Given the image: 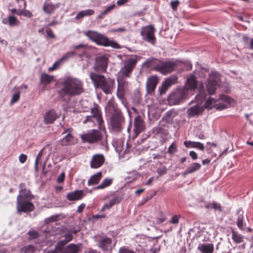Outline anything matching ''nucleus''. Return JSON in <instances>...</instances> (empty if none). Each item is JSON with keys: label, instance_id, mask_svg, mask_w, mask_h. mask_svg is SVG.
Returning <instances> with one entry per match:
<instances>
[{"label": "nucleus", "instance_id": "obj_25", "mask_svg": "<svg viewBox=\"0 0 253 253\" xmlns=\"http://www.w3.org/2000/svg\"><path fill=\"white\" fill-rule=\"evenodd\" d=\"M80 250V245L75 244H70L64 248L60 253H78ZM54 251L53 253H56Z\"/></svg>", "mask_w": 253, "mask_h": 253}, {"label": "nucleus", "instance_id": "obj_20", "mask_svg": "<svg viewBox=\"0 0 253 253\" xmlns=\"http://www.w3.org/2000/svg\"><path fill=\"white\" fill-rule=\"evenodd\" d=\"M58 118H59V116L54 110H50L46 112L44 116V123L47 125L53 124Z\"/></svg>", "mask_w": 253, "mask_h": 253}, {"label": "nucleus", "instance_id": "obj_34", "mask_svg": "<svg viewBox=\"0 0 253 253\" xmlns=\"http://www.w3.org/2000/svg\"><path fill=\"white\" fill-rule=\"evenodd\" d=\"M231 233L232 239L235 243L240 244L244 242V236L242 235L234 230H232Z\"/></svg>", "mask_w": 253, "mask_h": 253}, {"label": "nucleus", "instance_id": "obj_23", "mask_svg": "<svg viewBox=\"0 0 253 253\" xmlns=\"http://www.w3.org/2000/svg\"><path fill=\"white\" fill-rule=\"evenodd\" d=\"M186 93L185 90H180L174 92L173 94H171L169 96L170 100H174V104H178L182 100L185 99L186 97Z\"/></svg>", "mask_w": 253, "mask_h": 253}, {"label": "nucleus", "instance_id": "obj_29", "mask_svg": "<svg viewBox=\"0 0 253 253\" xmlns=\"http://www.w3.org/2000/svg\"><path fill=\"white\" fill-rule=\"evenodd\" d=\"M2 23L8 24L10 27H13L18 25L19 21L16 17L10 15L8 16L7 18L3 19Z\"/></svg>", "mask_w": 253, "mask_h": 253}, {"label": "nucleus", "instance_id": "obj_47", "mask_svg": "<svg viewBox=\"0 0 253 253\" xmlns=\"http://www.w3.org/2000/svg\"><path fill=\"white\" fill-rule=\"evenodd\" d=\"M177 151V146L175 142L172 143L168 149V153L170 154H173Z\"/></svg>", "mask_w": 253, "mask_h": 253}, {"label": "nucleus", "instance_id": "obj_60", "mask_svg": "<svg viewBox=\"0 0 253 253\" xmlns=\"http://www.w3.org/2000/svg\"><path fill=\"white\" fill-rule=\"evenodd\" d=\"M122 200V198L120 197L116 196L111 199V201L113 202L114 204L119 203Z\"/></svg>", "mask_w": 253, "mask_h": 253}, {"label": "nucleus", "instance_id": "obj_13", "mask_svg": "<svg viewBox=\"0 0 253 253\" xmlns=\"http://www.w3.org/2000/svg\"><path fill=\"white\" fill-rule=\"evenodd\" d=\"M145 129L144 119L140 115H137L134 119V128L132 139H135Z\"/></svg>", "mask_w": 253, "mask_h": 253}, {"label": "nucleus", "instance_id": "obj_38", "mask_svg": "<svg viewBox=\"0 0 253 253\" xmlns=\"http://www.w3.org/2000/svg\"><path fill=\"white\" fill-rule=\"evenodd\" d=\"M68 242L66 241L65 239L59 241L57 245H56L55 249L56 251L60 252V253L64 249V247L68 243Z\"/></svg>", "mask_w": 253, "mask_h": 253}, {"label": "nucleus", "instance_id": "obj_4", "mask_svg": "<svg viewBox=\"0 0 253 253\" xmlns=\"http://www.w3.org/2000/svg\"><path fill=\"white\" fill-rule=\"evenodd\" d=\"M89 77L96 89L102 90L106 94L112 93L115 87L114 79L93 72L89 74Z\"/></svg>", "mask_w": 253, "mask_h": 253}, {"label": "nucleus", "instance_id": "obj_26", "mask_svg": "<svg viewBox=\"0 0 253 253\" xmlns=\"http://www.w3.org/2000/svg\"><path fill=\"white\" fill-rule=\"evenodd\" d=\"M197 87V81L194 76H192L187 79L185 89L188 90H194Z\"/></svg>", "mask_w": 253, "mask_h": 253}, {"label": "nucleus", "instance_id": "obj_15", "mask_svg": "<svg viewBox=\"0 0 253 253\" xmlns=\"http://www.w3.org/2000/svg\"><path fill=\"white\" fill-rule=\"evenodd\" d=\"M105 162V158L102 154L94 155L90 162V167L98 169L101 167Z\"/></svg>", "mask_w": 253, "mask_h": 253}, {"label": "nucleus", "instance_id": "obj_49", "mask_svg": "<svg viewBox=\"0 0 253 253\" xmlns=\"http://www.w3.org/2000/svg\"><path fill=\"white\" fill-rule=\"evenodd\" d=\"M21 15H23L26 17L31 18L33 16V14L30 10H25L23 8H21Z\"/></svg>", "mask_w": 253, "mask_h": 253}, {"label": "nucleus", "instance_id": "obj_9", "mask_svg": "<svg viewBox=\"0 0 253 253\" xmlns=\"http://www.w3.org/2000/svg\"><path fill=\"white\" fill-rule=\"evenodd\" d=\"M155 32L156 29L154 26L150 25L141 28L140 35L144 41L154 44L156 42Z\"/></svg>", "mask_w": 253, "mask_h": 253}, {"label": "nucleus", "instance_id": "obj_18", "mask_svg": "<svg viewBox=\"0 0 253 253\" xmlns=\"http://www.w3.org/2000/svg\"><path fill=\"white\" fill-rule=\"evenodd\" d=\"M60 6L59 3L53 4L50 0H45L43 3V11L48 14H51L54 13L55 10Z\"/></svg>", "mask_w": 253, "mask_h": 253}, {"label": "nucleus", "instance_id": "obj_12", "mask_svg": "<svg viewBox=\"0 0 253 253\" xmlns=\"http://www.w3.org/2000/svg\"><path fill=\"white\" fill-rule=\"evenodd\" d=\"M94 240L98 243V247L103 251H108L111 248L112 240L107 236H102L96 235L93 237Z\"/></svg>", "mask_w": 253, "mask_h": 253}, {"label": "nucleus", "instance_id": "obj_48", "mask_svg": "<svg viewBox=\"0 0 253 253\" xmlns=\"http://www.w3.org/2000/svg\"><path fill=\"white\" fill-rule=\"evenodd\" d=\"M118 253H136L133 250H130L126 247H122L119 250Z\"/></svg>", "mask_w": 253, "mask_h": 253}, {"label": "nucleus", "instance_id": "obj_19", "mask_svg": "<svg viewBox=\"0 0 253 253\" xmlns=\"http://www.w3.org/2000/svg\"><path fill=\"white\" fill-rule=\"evenodd\" d=\"M85 196L83 190H75L68 193L66 195L67 199L70 201H78L82 199Z\"/></svg>", "mask_w": 253, "mask_h": 253}, {"label": "nucleus", "instance_id": "obj_16", "mask_svg": "<svg viewBox=\"0 0 253 253\" xmlns=\"http://www.w3.org/2000/svg\"><path fill=\"white\" fill-rule=\"evenodd\" d=\"M107 58L105 56L97 58L94 69L100 72H105L107 68Z\"/></svg>", "mask_w": 253, "mask_h": 253}, {"label": "nucleus", "instance_id": "obj_39", "mask_svg": "<svg viewBox=\"0 0 253 253\" xmlns=\"http://www.w3.org/2000/svg\"><path fill=\"white\" fill-rule=\"evenodd\" d=\"M35 251V248L33 245H28L23 247L21 250V253H33Z\"/></svg>", "mask_w": 253, "mask_h": 253}, {"label": "nucleus", "instance_id": "obj_37", "mask_svg": "<svg viewBox=\"0 0 253 253\" xmlns=\"http://www.w3.org/2000/svg\"><path fill=\"white\" fill-rule=\"evenodd\" d=\"M174 84V81L171 79H168L166 80L165 82L163 84L162 88L161 90V93H165L167 89L171 86L172 84Z\"/></svg>", "mask_w": 253, "mask_h": 253}, {"label": "nucleus", "instance_id": "obj_51", "mask_svg": "<svg viewBox=\"0 0 253 253\" xmlns=\"http://www.w3.org/2000/svg\"><path fill=\"white\" fill-rule=\"evenodd\" d=\"M196 142L191 141H185L184 142V145L187 148H195Z\"/></svg>", "mask_w": 253, "mask_h": 253}, {"label": "nucleus", "instance_id": "obj_24", "mask_svg": "<svg viewBox=\"0 0 253 253\" xmlns=\"http://www.w3.org/2000/svg\"><path fill=\"white\" fill-rule=\"evenodd\" d=\"M197 250L201 253H213L214 252V245L212 243L200 244Z\"/></svg>", "mask_w": 253, "mask_h": 253}, {"label": "nucleus", "instance_id": "obj_61", "mask_svg": "<svg viewBox=\"0 0 253 253\" xmlns=\"http://www.w3.org/2000/svg\"><path fill=\"white\" fill-rule=\"evenodd\" d=\"M11 12L12 14H16L18 15H21V8H19V9L13 8L11 9Z\"/></svg>", "mask_w": 253, "mask_h": 253}, {"label": "nucleus", "instance_id": "obj_7", "mask_svg": "<svg viewBox=\"0 0 253 253\" xmlns=\"http://www.w3.org/2000/svg\"><path fill=\"white\" fill-rule=\"evenodd\" d=\"M90 112L92 115L87 116L83 123L86 124L87 123L90 122L93 124L92 126H94L96 124L100 129H105L102 112L99 105L94 104L93 107L91 108Z\"/></svg>", "mask_w": 253, "mask_h": 253}, {"label": "nucleus", "instance_id": "obj_44", "mask_svg": "<svg viewBox=\"0 0 253 253\" xmlns=\"http://www.w3.org/2000/svg\"><path fill=\"white\" fill-rule=\"evenodd\" d=\"M243 218H244V216L243 215H239V216L237 218V225L238 228L241 230H244Z\"/></svg>", "mask_w": 253, "mask_h": 253}, {"label": "nucleus", "instance_id": "obj_11", "mask_svg": "<svg viewBox=\"0 0 253 253\" xmlns=\"http://www.w3.org/2000/svg\"><path fill=\"white\" fill-rule=\"evenodd\" d=\"M127 78L118 75L117 78L118 83L117 95L120 99H123L126 91L127 90L128 82L126 80Z\"/></svg>", "mask_w": 253, "mask_h": 253}, {"label": "nucleus", "instance_id": "obj_53", "mask_svg": "<svg viewBox=\"0 0 253 253\" xmlns=\"http://www.w3.org/2000/svg\"><path fill=\"white\" fill-rule=\"evenodd\" d=\"M179 4V1L178 0L172 1L170 2V5L173 10H176L177 7Z\"/></svg>", "mask_w": 253, "mask_h": 253}, {"label": "nucleus", "instance_id": "obj_30", "mask_svg": "<svg viewBox=\"0 0 253 253\" xmlns=\"http://www.w3.org/2000/svg\"><path fill=\"white\" fill-rule=\"evenodd\" d=\"M102 176L101 172H98L91 176L87 181L88 185H93L98 184L101 179Z\"/></svg>", "mask_w": 253, "mask_h": 253}, {"label": "nucleus", "instance_id": "obj_31", "mask_svg": "<svg viewBox=\"0 0 253 253\" xmlns=\"http://www.w3.org/2000/svg\"><path fill=\"white\" fill-rule=\"evenodd\" d=\"M62 146H67L74 143V137L70 133L67 134L60 141Z\"/></svg>", "mask_w": 253, "mask_h": 253}, {"label": "nucleus", "instance_id": "obj_32", "mask_svg": "<svg viewBox=\"0 0 253 253\" xmlns=\"http://www.w3.org/2000/svg\"><path fill=\"white\" fill-rule=\"evenodd\" d=\"M113 178H105L101 183L95 187L96 189H104L110 186L113 182Z\"/></svg>", "mask_w": 253, "mask_h": 253}, {"label": "nucleus", "instance_id": "obj_36", "mask_svg": "<svg viewBox=\"0 0 253 253\" xmlns=\"http://www.w3.org/2000/svg\"><path fill=\"white\" fill-rule=\"evenodd\" d=\"M206 209H214L219 211H222L221 207L220 204H218L214 201L209 203L205 206Z\"/></svg>", "mask_w": 253, "mask_h": 253}, {"label": "nucleus", "instance_id": "obj_59", "mask_svg": "<svg viewBox=\"0 0 253 253\" xmlns=\"http://www.w3.org/2000/svg\"><path fill=\"white\" fill-rule=\"evenodd\" d=\"M85 207V205L84 203L81 204L78 207L77 212L79 213H82Z\"/></svg>", "mask_w": 253, "mask_h": 253}, {"label": "nucleus", "instance_id": "obj_57", "mask_svg": "<svg viewBox=\"0 0 253 253\" xmlns=\"http://www.w3.org/2000/svg\"><path fill=\"white\" fill-rule=\"evenodd\" d=\"M195 148H197L200 150L203 151L205 149V146L203 144L200 142H196Z\"/></svg>", "mask_w": 253, "mask_h": 253}, {"label": "nucleus", "instance_id": "obj_6", "mask_svg": "<svg viewBox=\"0 0 253 253\" xmlns=\"http://www.w3.org/2000/svg\"><path fill=\"white\" fill-rule=\"evenodd\" d=\"M140 59V57L139 56L132 55L123 60V66L118 73V75L130 78Z\"/></svg>", "mask_w": 253, "mask_h": 253}, {"label": "nucleus", "instance_id": "obj_21", "mask_svg": "<svg viewBox=\"0 0 253 253\" xmlns=\"http://www.w3.org/2000/svg\"><path fill=\"white\" fill-rule=\"evenodd\" d=\"M217 101L210 98L206 101L204 106L206 108L212 109L215 108L216 110H221L225 108V105H219L217 103Z\"/></svg>", "mask_w": 253, "mask_h": 253}, {"label": "nucleus", "instance_id": "obj_1", "mask_svg": "<svg viewBox=\"0 0 253 253\" xmlns=\"http://www.w3.org/2000/svg\"><path fill=\"white\" fill-rule=\"evenodd\" d=\"M59 87L58 98L66 103H69L72 97L79 96L85 91L82 81L71 76L65 77L60 83Z\"/></svg>", "mask_w": 253, "mask_h": 253}, {"label": "nucleus", "instance_id": "obj_43", "mask_svg": "<svg viewBox=\"0 0 253 253\" xmlns=\"http://www.w3.org/2000/svg\"><path fill=\"white\" fill-rule=\"evenodd\" d=\"M43 155V149H42L38 153L35 162V169L36 171L38 170V164L39 162L41 160L42 157Z\"/></svg>", "mask_w": 253, "mask_h": 253}, {"label": "nucleus", "instance_id": "obj_55", "mask_svg": "<svg viewBox=\"0 0 253 253\" xmlns=\"http://www.w3.org/2000/svg\"><path fill=\"white\" fill-rule=\"evenodd\" d=\"M46 33L47 36L51 39H55V36L50 28H47L46 30Z\"/></svg>", "mask_w": 253, "mask_h": 253}, {"label": "nucleus", "instance_id": "obj_3", "mask_svg": "<svg viewBox=\"0 0 253 253\" xmlns=\"http://www.w3.org/2000/svg\"><path fill=\"white\" fill-rule=\"evenodd\" d=\"M109 112L111 114L110 129L114 133L120 132L125 124V118L118 104L114 101H109L107 104Z\"/></svg>", "mask_w": 253, "mask_h": 253}, {"label": "nucleus", "instance_id": "obj_56", "mask_svg": "<svg viewBox=\"0 0 253 253\" xmlns=\"http://www.w3.org/2000/svg\"><path fill=\"white\" fill-rule=\"evenodd\" d=\"M27 159V156L26 155L21 154L19 157V160L21 163H24Z\"/></svg>", "mask_w": 253, "mask_h": 253}, {"label": "nucleus", "instance_id": "obj_50", "mask_svg": "<svg viewBox=\"0 0 253 253\" xmlns=\"http://www.w3.org/2000/svg\"><path fill=\"white\" fill-rule=\"evenodd\" d=\"M115 4H112V5H110L109 6L107 7L105 10H104L103 11H102L101 12L100 16H104V15L107 14L109 11L113 10L115 8Z\"/></svg>", "mask_w": 253, "mask_h": 253}, {"label": "nucleus", "instance_id": "obj_22", "mask_svg": "<svg viewBox=\"0 0 253 253\" xmlns=\"http://www.w3.org/2000/svg\"><path fill=\"white\" fill-rule=\"evenodd\" d=\"M158 83V79L156 76H151L148 78L146 84L148 92H154Z\"/></svg>", "mask_w": 253, "mask_h": 253}, {"label": "nucleus", "instance_id": "obj_62", "mask_svg": "<svg viewBox=\"0 0 253 253\" xmlns=\"http://www.w3.org/2000/svg\"><path fill=\"white\" fill-rule=\"evenodd\" d=\"M65 173L64 172L61 173L58 177L57 181L58 183H62L64 181L65 179Z\"/></svg>", "mask_w": 253, "mask_h": 253}, {"label": "nucleus", "instance_id": "obj_8", "mask_svg": "<svg viewBox=\"0 0 253 253\" xmlns=\"http://www.w3.org/2000/svg\"><path fill=\"white\" fill-rule=\"evenodd\" d=\"M22 195H18L17 197L16 209L17 212L19 213L21 212H28L33 211L35 209L34 204L29 201V200L22 199Z\"/></svg>", "mask_w": 253, "mask_h": 253}, {"label": "nucleus", "instance_id": "obj_2", "mask_svg": "<svg viewBox=\"0 0 253 253\" xmlns=\"http://www.w3.org/2000/svg\"><path fill=\"white\" fill-rule=\"evenodd\" d=\"M180 63L178 60H162L151 58L147 59L143 65L146 68H150L166 75L174 71Z\"/></svg>", "mask_w": 253, "mask_h": 253}, {"label": "nucleus", "instance_id": "obj_27", "mask_svg": "<svg viewBox=\"0 0 253 253\" xmlns=\"http://www.w3.org/2000/svg\"><path fill=\"white\" fill-rule=\"evenodd\" d=\"M25 184L24 183L20 184L19 187L21 189L19 191L20 194L19 195H22V199L25 200H31L34 198V196L31 194V191L25 188Z\"/></svg>", "mask_w": 253, "mask_h": 253}, {"label": "nucleus", "instance_id": "obj_14", "mask_svg": "<svg viewBox=\"0 0 253 253\" xmlns=\"http://www.w3.org/2000/svg\"><path fill=\"white\" fill-rule=\"evenodd\" d=\"M219 79L214 74H211L209 76L208 83L207 85V90L210 94H214L218 86Z\"/></svg>", "mask_w": 253, "mask_h": 253}, {"label": "nucleus", "instance_id": "obj_5", "mask_svg": "<svg viewBox=\"0 0 253 253\" xmlns=\"http://www.w3.org/2000/svg\"><path fill=\"white\" fill-rule=\"evenodd\" d=\"M85 35L98 45L111 46L116 49H120L121 47L116 42L110 40L107 37L97 32L87 31L85 32Z\"/></svg>", "mask_w": 253, "mask_h": 253}, {"label": "nucleus", "instance_id": "obj_33", "mask_svg": "<svg viewBox=\"0 0 253 253\" xmlns=\"http://www.w3.org/2000/svg\"><path fill=\"white\" fill-rule=\"evenodd\" d=\"M54 80L53 76L49 75L46 73L42 74L40 78V82L44 85L51 83Z\"/></svg>", "mask_w": 253, "mask_h": 253}, {"label": "nucleus", "instance_id": "obj_45", "mask_svg": "<svg viewBox=\"0 0 253 253\" xmlns=\"http://www.w3.org/2000/svg\"><path fill=\"white\" fill-rule=\"evenodd\" d=\"M181 216L178 214H174L169 220V222L171 224H177L179 223V220Z\"/></svg>", "mask_w": 253, "mask_h": 253}, {"label": "nucleus", "instance_id": "obj_28", "mask_svg": "<svg viewBox=\"0 0 253 253\" xmlns=\"http://www.w3.org/2000/svg\"><path fill=\"white\" fill-rule=\"evenodd\" d=\"M201 168V165L199 163H192L183 172L182 175L185 176L186 175L194 173L197 170H199Z\"/></svg>", "mask_w": 253, "mask_h": 253}, {"label": "nucleus", "instance_id": "obj_46", "mask_svg": "<svg viewBox=\"0 0 253 253\" xmlns=\"http://www.w3.org/2000/svg\"><path fill=\"white\" fill-rule=\"evenodd\" d=\"M20 92H18L14 94L12 98L11 99L10 104V105H12L14 103L17 102L20 99Z\"/></svg>", "mask_w": 253, "mask_h": 253}, {"label": "nucleus", "instance_id": "obj_40", "mask_svg": "<svg viewBox=\"0 0 253 253\" xmlns=\"http://www.w3.org/2000/svg\"><path fill=\"white\" fill-rule=\"evenodd\" d=\"M156 219L157 223L160 224L166 220V217L164 213L162 211H160L159 212L157 217H156Z\"/></svg>", "mask_w": 253, "mask_h": 253}, {"label": "nucleus", "instance_id": "obj_64", "mask_svg": "<svg viewBox=\"0 0 253 253\" xmlns=\"http://www.w3.org/2000/svg\"><path fill=\"white\" fill-rule=\"evenodd\" d=\"M189 156L193 160H195L198 159L197 154L195 151H190L189 153Z\"/></svg>", "mask_w": 253, "mask_h": 253}, {"label": "nucleus", "instance_id": "obj_58", "mask_svg": "<svg viewBox=\"0 0 253 253\" xmlns=\"http://www.w3.org/2000/svg\"><path fill=\"white\" fill-rule=\"evenodd\" d=\"M175 115V112L172 110H170L166 113V116L169 119H172Z\"/></svg>", "mask_w": 253, "mask_h": 253}, {"label": "nucleus", "instance_id": "obj_35", "mask_svg": "<svg viewBox=\"0 0 253 253\" xmlns=\"http://www.w3.org/2000/svg\"><path fill=\"white\" fill-rule=\"evenodd\" d=\"M94 13V11L92 9H87L83 10L79 12L76 15L75 18L76 20H79L83 18L85 16L92 15Z\"/></svg>", "mask_w": 253, "mask_h": 253}, {"label": "nucleus", "instance_id": "obj_17", "mask_svg": "<svg viewBox=\"0 0 253 253\" xmlns=\"http://www.w3.org/2000/svg\"><path fill=\"white\" fill-rule=\"evenodd\" d=\"M204 110V107L199 105L191 107L187 110V117L189 118L198 117L202 114Z\"/></svg>", "mask_w": 253, "mask_h": 253}, {"label": "nucleus", "instance_id": "obj_52", "mask_svg": "<svg viewBox=\"0 0 253 253\" xmlns=\"http://www.w3.org/2000/svg\"><path fill=\"white\" fill-rule=\"evenodd\" d=\"M17 3L19 4V7L20 8L25 9L26 7V0H16Z\"/></svg>", "mask_w": 253, "mask_h": 253}, {"label": "nucleus", "instance_id": "obj_10", "mask_svg": "<svg viewBox=\"0 0 253 253\" xmlns=\"http://www.w3.org/2000/svg\"><path fill=\"white\" fill-rule=\"evenodd\" d=\"M81 137L83 142L93 144L97 143L102 139V133L99 130L92 129L82 134Z\"/></svg>", "mask_w": 253, "mask_h": 253}, {"label": "nucleus", "instance_id": "obj_42", "mask_svg": "<svg viewBox=\"0 0 253 253\" xmlns=\"http://www.w3.org/2000/svg\"><path fill=\"white\" fill-rule=\"evenodd\" d=\"M75 55V53L74 52H67L59 59V61L62 63L63 61L68 60L70 57L74 56Z\"/></svg>", "mask_w": 253, "mask_h": 253}, {"label": "nucleus", "instance_id": "obj_63", "mask_svg": "<svg viewBox=\"0 0 253 253\" xmlns=\"http://www.w3.org/2000/svg\"><path fill=\"white\" fill-rule=\"evenodd\" d=\"M73 235L71 233H68L64 235L65 240L68 242H70L73 239Z\"/></svg>", "mask_w": 253, "mask_h": 253}, {"label": "nucleus", "instance_id": "obj_41", "mask_svg": "<svg viewBox=\"0 0 253 253\" xmlns=\"http://www.w3.org/2000/svg\"><path fill=\"white\" fill-rule=\"evenodd\" d=\"M27 234L29 236L28 238V239L29 240H33V239H36V238H38L39 236V233L37 231L34 230H30L27 233Z\"/></svg>", "mask_w": 253, "mask_h": 253}, {"label": "nucleus", "instance_id": "obj_54", "mask_svg": "<svg viewBox=\"0 0 253 253\" xmlns=\"http://www.w3.org/2000/svg\"><path fill=\"white\" fill-rule=\"evenodd\" d=\"M61 64V62L59 60L55 62L51 67L48 68V71H52L56 69Z\"/></svg>", "mask_w": 253, "mask_h": 253}]
</instances>
